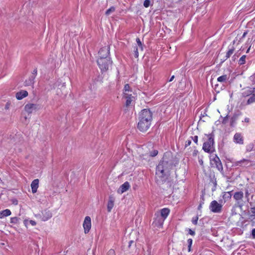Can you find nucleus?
Listing matches in <instances>:
<instances>
[{"label":"nucleus","instance_id":"3c124183","mask_svg":"<svg viewBox=\"0 0 255 255\" xmlns=\"http://www.w3.org/2000/svg\"><path fill=\"white\" fill-rule=\"evenodd\" d=\"M247 34V31L244 32V33H243V36H242V38H244L246 36Z\"/></svg>","mask_w":255,"mask_h":255},{"label":"nucleus","instance_id":"09e8293b","mask_svg":"<svg viewBox=\"0 0 255 255\" xmlns=\"http://www.w3.org/2000/svg\"><path fill=\"white\" fill-rule=\"evenodd\" d=\"M9 106H10V104L8 103H6V104L5 105V109H8L9 108Z\"/></svg>","mask_w":255,"mask_h":255},{"label":"nucleus","instance_id":"7c9ffc66","mask_svg":"<svg viewBox=\"0 0 255 255\" xmlns=\"http://www.w3.org/2000/svg\"><path fill=\"white\" fill-rule=\"evenodd\" d=\"M136 42H137V46H136L138 47L139 49H140V50L141 51H142V50H143V47H142V43H141V41H140V39L138 38H136Z\"/></svg>","mask_w":255,"mask_h":255},{"label":"nucleus","instance_id":"f03ea898","mask_svg":"<svg viewBox=\"0 0 255 255\" xmlns=\"http://www.w3.org/2000/svg\"><path fill=\"white\" fill-rule=\"evenodd\" d=\"M170 152H166L162 158V160L159 162L156 167V174H162L164 175L169 174L170 169L173 167L171 162H169L166 159V156H170Z\"/></svg>","mask_w":255,"mask_h":255},{"label":"nucleus","instance_id":"412c9836","mask_svg":"<svg viewBox=\"0 0 255 255\" xmlns=\"http://www.w3.org/2000/svg\"><path fill=\"white\" fill-rule=\"evenodd\" d=\"M170 212V210L168 208H163L161 210L160 216L162 218H164V220L167 218Z\"/></svg>","mask_w":255,"mask_h":255},{"label":"nucleus","instance_id":"9b49d317","mask_svg":"<svg viewBox=\"0 0 255 255\" xmlns=\"http://www.w3.org/2000/svg\"><path fill=\"white\" fill-rule=\"evenodd\" d=\"M110 53V47L109 46H105L102 48L99 52V58H109L108 57Z\"/></svg>","mask_w":255,"mask_h":255},{"label":"nucleus","instance_id":"6e6d98bb","mask_svg":"<svg viewBox=\"0 0 255 255\" xmlns=\"http://www.w3.org/2000/svg\"><path fill=\"white\" fill-rule=\"evenodd\" d=\"M191 246H190V245L188 246V251L189 252H190L191 251Z\"/></svg>","mask_w":255,"mask_h":255},{"label":"nucleus","instance_id":"c9c22d12","mask_svg":"<svg viewBox=\"0 0 255 255\" xmlns=\"http://www.w3.org/2000/svg\"><path fill=\"white\" fill-rule=\"evenodd\" d=\"M19 219L17 217H12L10 219V223L12 224H17Z\"/></svg>","mask_w":255,"mask_h":255},{"label":"nucleus","instance_id":"4d7b16f0","mask_svg":"<svg viewBox=\"0 0 255 255\" xmlns=\"http://www.w3.org/2000/svg\"><path fill=\"white\" fill-rule=\"evenodd\" d=\"M250 47L248 48V49L247 50V53H248L250 51Z\"/></svg>","mask_w":255,"mask_h":255},{"label":"nucleus","instance_id":"13d9d810","mask_svg":"<svg viewBox=\"0 0 255 255\" xmlns=\"http://www.w3.org/2000/svg\"><path fill=\"white\" fill-rule=\"evenodd\" d=\"M201 207H202V205H201V204H200V205L198 206V209H200Z\"/></svg>","mask_w":255,"mask_h":255},{"label":"nucleus","instance_id":"680f3d73","mask_svg":"<svg viewBox=\"0 0 255 255\" xmlns=\"http://www.w3.org/2000/svg\"><path fill=\"white\" fill-rule=\"evenodd\" d=\"M64 86H65L64 84H63L62 85V87H64Z\"/></svg>","mask_w":255,"mask_h":255},{"label":"nucleus","instance_id":"4be33fe9","mask_svg":"<svg viewBox=\"0 0 255 255\" xmlns=\"http://www.w3.org/2000/svg\"><path fill=\"white\" fill-rule=\"evenodd\" d=\"M11 215V211L9 209H5L0 212V218L2 219Z\"/></svg>","mask_w":255,"mask_h":255},{"label":"nucleus","instance_id":"7ed1b4c3","mask_svg":"<svg viewBox=\"0 0 255 255\" xmlns=\"http://www.w3.org/2000/svg\"><path fill=\"white\" fill-rule=\"evenodd\" d=\"M137 151L139 154L138 158L140 161L139 164H145L149 160L150 157H154L158 153L157 150H154L149 154L146 146L139 147Z\"/></svg>","mask_w":255,"mask_h":255},{"label":"nucleus","instance_id":"5701e85b","mask_svg":"<svg viewBox=\"0 0 255 255\" xmlns=\"http://www.w3.org/2000/svg\"><path fill=\"white\" fill-rule=\"evenodd\" d=\"M229 79V76L227 75H224L221 76H220L218 78L217 81L220 83H225Z\"/></svg>","mask_w":255,"mask_h":255},{"label":"nucleus","instance_id":"a18cd8bd","mask_svg":"<svg viewBox=\"0 0 255 255\" xmlns=\"http://www.w3.org/2000/svg\"><path fill=\"white\" fill-rule=\"evenodd\" d=\"M187 243L188 245H190V246H192V240L191 239H189L187 241Z\"/></svg>","mask_w":255,"mask_h":255},{"label":"nucleus","instance_id":"39448f33","mask_svg":"<svg viewBox=\"0 0 255 255\" xmlns=\"http://www.w3.org/2000/svg\"><path fill=\"white\" fill-rule=\"evenodd\" d=\"M35 216L41 221L45 222L52 218V213L50 210L46 209L42 211L40 213L35 214Z\"/></svg>","mask_w":255,"mask_h":255},{"label":"nucleus","instance_id":"c756f323","mask_svg":"<svg viewBox=\"0 0 255 255\" xmlns=\"http://www.w3.org/2000/svg\"><path fill=\"white\" fill-rule=\"evenodd\" d=\"M115 7L114 6L111 7L110 8H109L107 11H106L105 14L107 15H110L112 12L115 11Z\"/></svg>","mask_w":255,"mask_h":255},{"label":"nucleus","instance_id":"6e6552de","mask_svg":"<svg viewBox=\"0 0 255 255\" xmlns=\"http://www.w3.org/2000/svg\"><path fill=\"white\" fill-rule=\"evenodd\" d=\"M244 193L243 191H239L235 192L233 195V198L236 200L239 206L242 207L243 206L242 202L243 201Z\"/></svg>","mask_w":255,"mask_h":255},{"label":"nucleus","instance_id":"393cba45","mask_svg":"<svg viewBox=\"0 0 255 255\" xmlns=\"http://www.w3.org/2000/svg\"><path fill=\"white\" fill-rule=\"evenodd\" d=\"M34 76H30L28 80H25L24 82V85L27 86L32 85L34 83Z\"/></svg>","mask_w":255,"mask_h":255},{"label":"nucleus","instance_id":"20e7f679","mask_svg":"<svg viewBox=\"0 0 255 255\" xmlns=\"http://www.w3.org/2000/svg\"><path fill=\"white\" fill-rule=\"evenodd\" d=\"M97 63L102 71H107L112 64L110 58H99Z\"/></svg>","mask_w":255,"mask_h":255},{"label":"nucleus","instance_id":"5fc2aeb1","mask_svg":"<svg viewBox=\"0 0 255 255\" xmlns=\"http://www.w3.org/2000/svg\"><path fill=\"white\" fill-rule=\"evenodd\" d=\"M199 161L200 164H201V165L203 164V162L202 159H199Z\"/></svg>","mask_w":255,"mask_h":255},{"label":"nucleus","instance_id":"9d476101","mask_svg":"<svg viewBox=\"0 0 255 255\" xmlns=\"http://www.w3.org/2000/svg\"><path fill=\"white\" fill-rule=\"evenodd\" d=\"M83 226L84 229L85 233H88L91 227V218L89 216H86L85 217L83 224Z\"/></svg>","mask_w":255,"mask_h":255},{"label":"nucleus","instance_id":"4468645a","mask_svg":"<svg viewBox=\"0 0 255 255\" xmlns=\"http://www.w3.org/2000/svg\"><path fill=\"white\" fill-rule=\"evenodd\" d=\"M233 140L237 144H243L244 143L243 137L240 133H236L234 136Z\"/></svg>","mask_w":255,"mask_h":255},{"label":"nucleus","instance_id":"f704fd0d","mask_svg":"<svg viewBox=\"0 0 255 255\" xmlns=\"http://www.w3.org/2000/svg\"><path fill=\"white\" fill-rule=\"evenodd\" d=\"M124 90V93H128L129 92H131V91H130V87H129V86L128 84H126L125 86Z\"/></svg>","mask_w":255,"mask_h":255},{"label":"nucleus","instance_id":"864d4df0","mask_svg":"<svg viewBox=\"0 0 255 255\" xmlns=\"http://www.w3.org/2000/svg\"><path fill=\"white\" fill-rule=\"evenodd\" d=\"M174 76H172L170 78V80H169V82L172 81L174 79Z\"/></svg>","mask_w":255,"mask_h":255},{"label":"nucleus","instance_id":"58836bf2","mask_svg":"<svg viewBox=\"0 0 255 255\" xmlns=\"http://www.w3.org/2000/svg\"><path fill=\"white\" fill-rule=\"evenodd\" d=\"M150 5V0H145L144 1L143 5L145 7H148Z\"/></svg>","mask_w":255,"mask_h":255},{"label":"nucleus","instance_id":"bf43d9fd","mask_svg":"<svg viewBox=\"0 0 255 255\" xmlns=\"http://www.w3.org/2000/svg\"><path fill=\"white\" fill-rule=\"evenodd\" d=\"M245 121H246V122H248V121H249V119H245Z\"/></svg>","mask_w":255,"mask_h":255},{"label":"nucleus","instance_id":"4c0bfd02","mask_svg":"<svg viewBox=\"0 0 255 255\" xmlns=\"http://www.w3.org/2000/svg\"><path fill=\"white\" fill-rule=\"evenodd\" d=\"M107 255H116V253L114 250L113 249H110Z\"/></svg>","mask_w":255,"mask_h":255},{"label":"nucleus","instance_id":"2eb2a0df","mask_svg":"<svg viewBox=\"0 0 255 255\" xmlns=\"http://www.w3.org/2000/svg\"><path fill=\"white\" fill-rule=\"evenodd\" d=\"M129 187L130 185L129 183L127 181L120 187L117 192L119 194H123L125 192L127 191L129 189Z\"/></svg>","mask_w":255,"mask_h":255},{"label":"nucleus","instance_id":"dca6fc26","mask_svg":"<svg viewBox=\"0 0 255 255\" xmlns=\"http://www.w3.org/2000/svg\"><path fill=\"white\" fill-rule=\"evenodd\" d=\"M124 97L127 99L126 101V106L128 107L130 106L131 104V102L134 100V97L131 95V94H129L128 93H124Z\"/></svg>","mask_w":255,"mask_h":255},{"label":"nucleus","instance_id":"a19ab883","mask_svg":"<svg viewBox=\"0 0 255 255\" xmlns=\"http://www.w3.org/2000/svg\"><path fill=\"white\" fill-rule=\"evenodd\" d=\"M251 212L252 213V216L255 217V207H252L251 208Z\"/></svg>","mask_w":255,"mask_h":255},{"label":"nucleus","instance_id":"ea45409f","mask_svg":"<svg viewBox=\"0 0 255 255\" xmlns=\"http://www.w3.org/2000/svg\"><path fill=\"white\" fill-rule=\"evenodd\" d=\"M191 141H192V139H188L186 141L185 146L187 147L188 146H189L191 144Z\"/></svg>","mask_w":255,"mask_h":255},{"label":"nucleus","instance_id":"cd10ccee","mask_svg":"<svg viewBox=\"0 0 255 255\" xmlns=\"http://www.w3.org/2000/svg\"><path fill=\"white\" fill-rule=\"evenodd\" d=\"M139 51H140V49H139V47H137V46H136L134 48V50H133V53H134V57L135 58H137L138 57V55H139Z\"/></svg>","mask_w":255,"mask_h":255},{"label":"nucleus","instance_id":"b1692460","mask_svg":"<svg viewBox=\"0 0 255 255\" xmlns=\"http://www.w3.org/2000/svg\"><path fill=\"white\" fill-rule=\"evenodd\" d=\"M210 182L209 183L210 185L213 184V187L212 188V191L213 192L216 190V186H217V181L216 179L214 178L215 176H213V178H211L210 176Z\"/></svg>","mask_w":255,"mask_h":255},{"label":"nucleus","instance_id":"e433bc0d","mask_svg":"<svg viewBox=\"0 0 255 255\" xmlns=\"http://www.w3.org/2000/svg\"><path fill=\"white\" fill-rule=\"evenodd\" d=\"M198 216H196V217L193 218V219L192 220V223L194 225H196L198 222Z\"/></svg>","mask_w":255,"mask_h":255},{"label":"nucleus","instance_id":"2f4dec72","mask_svg":"<svg viewBox=\"0 0 255 255\" xmlns=\"http://www.w3.org/2000/svg\"><path fill=\"white\" fill-rule=\"evenodd\" d=\"M245 199L247 200L248 202L249 201V196L250 195V193L249 192V191L248 189L246 188L245 189Z\"/></svg>","mask_w":255,"mask_h":255},{"label":"nucleus","instance_id":"1a4fd4ad","mask_svg":"<svg viewBox=\"0 0 255 255\" xmlns=\"http://www.w3.org/2000/svg\"><path fill=\"white\" fill-rule=\"evenodd\" d=\"M213 144V138L210 137L209 138L208 140L203 144V149L207 152H210L212 151Z\"/></svg>","mask_w":255,"mask_h":255},{"label":"nucleus","instance_id":"de8ad7c7","mask_svg":"<svg viewBox=\"0 0 255 255\" xmlns=\"http://www.w3.org/2000/svg\"><path fill=\"white\" fill-rule=\"evenodd\" d=\"M29 223L32 226H35L36 224V222L34 221H33V220H30Z\"/></svg>","mask_w":255,"mask_h":255},{"label":"nucleus","instance_id":"72a5a7b5","mask_svg":"<svg viewBox=\"0 0 255 255\" xmlns=\"http://www.w3.org/2000/svg\"><path fill=\"white\" fill-rule=\"evenodd\" d=\"M254 102H255V95H253L248 99L247 101V104H251Z\"/></svg>","mask_w":255,"mask_h":255},{"label":"nucleus","instance_id":"79ce46f5","mask_svg":"<svg viewBox=\"0 0 255 255\" xmlns=\"http://www.w3.org/2000/svg\"><path fill=\"white\" fill-rule=\"evenodd\" d=\"M191 139L192 140H193L196 143H197V141H198V136H195L194 137H191Z\"/></svg>","mask_w":255,"mask_h":255},{"label":"nucleus","instance_id":"052dcab7","mask_svg":"<svg viewBox=\"0 0 255 255\" xmlns=\"http://www.w3.org/2000/svg\"><path fill=\"white\" fill-rule=\"evenodd\" d=\"M148 252L149 253V255L150 254V251L148 250Z\"/></svg>","mask_w":255,"mask_h":255},{"label":"nucleus","instance_id":"c85d7f7f","mask_svg":"<svg viewBox=\"0 0 255 255\" xmlns=\"http://www.w3.org/2000/svg\"><path fill=\"white\" fill-rule=\"evenodd\" d=\"M166 176H157L156 178V181L158 184H160V181H162L163 182L166 178Z\"/></svg>","mask_w":255,"mask_h":255},{"label":"nucleus","instance_id":"bb28decb","mask_svg":"<svg viewBox=\"0 0 255 255\" xmlns=\"http://www.w3.org/2000/svg\"><path fill=\"white\" fill-rule=\"evenodd\" d=\"M235 51V49L232 47L231 48H230L229 51L227 52V53H226V58H229L231 55H232L234 53Z\"/></svg>","mask_w":255,"mask_h":255},{"label":"nucleus","instance_id":"f3484780","mask_svg":"<svg viewBox=\"0 0 255 255\" xmlns=\"http://www.w3.org/2000/svg\"><path fill=\"white\" fill-rule=\"evenodd\" d=\"M164 221V218H162L161 217L158 215L155 219L153 223V224H154L155 226L157 227H161L162 226Z\"/></svg>","mask_w":255,"mask_h":255},{"label":"nucleus","instance_id":"0eeeda50","mask_svg":"<svg viewBox=\"0 0 255 255\" xmlns=\"http://www.w3.org/2000/svg\"><path fill=\"white\" fill-rule=\"evenodd\" d=\"M211 162L212 165L215 166L216 169L220 171L221 173L222 174V171L223 170V166L219 158L216 155L212 156V157L211 158Z\"/></svg>","mask_w":255,"mask_h":255},{"label":"nucleus","instance_id":"49530a36","mask_svg":"<svg viewBox=\"0 0 255 255\" xmlns=\"http://www.w3.org/2000/svg\"><path fill=\"white\" fill-rule=\"evenodd\" d=\"M240 163H244V162H247V164H248L250 161L248 160H246V159H243V160H242L240 161Z\"/></svg>","mask_w":255,"mask_h":255},{"label":"nucleus","instance_id":"8fccbe9b","mask_svg":"<svg viewBox=\"0 0 255 255\" xmlns=\"http://www.w3.org/2000/svg\"><path fill=\"white\" fill-rule=\"evenodd\" d=\"M37 74V70L36 69H34L33 71V72H32V74L33 75L32 76H34L35 77V75Z\"/></svg>","mask_w":255,"mask_h":255},{"label":"nucleus","instance_id":"c03bdc74","mask_svg":"<svg viewBox=\"0 0 255 255\" xmlns=\"http://www.w3.org/2000/svg\"><path fill=\"white\" fill-rule=\"evenodd\" d=\"M252 235L254 239H255V228L252 230Z\"/></svg>","mask_w":255,"mask_h":255},{"label":"nucleus","instance_id":"aec40b11","mask_svg":"<svg viewBox=\"0 0 255 255\" xmlns=\"http://www.w3.org/2000/svg\"><path fill=\"white\" fill-rule=\"evenodd\" d=\"M39 186V180L38 179H34L31 184V187L33 193L37 192V188Z\"/></svg>","mask_w":255,"mask_h":255},{"label":"nucleus","instance_id":"a878e982","mask_svg":"<svg viewBox=\"0 0 255 255\" xmlns=\"http://www.w3.org/2000/svg\"><path fill=\"white\" fill-rule=\"evenodd\" d=\"M231 192L232 191L224 192L223 198L225 200L224 202L231 198L232 196Z\"/></svg>","mask_w":255,"mask_h":255},{"label":"nucleus","instance_id":"423d86ee","mask_svg":"<svg viewBox=\"0 0 255 255\" xmlns=\"http://www.w3.org/2000/svg\"><path fill=\"white\" fill-rule=\"evenodd\" d=\"M209 208L214 213H220L222 211V205L218 203L217 201L214 200L211 202Z\"/></svg>","mask_w":255,"mask_h":255},{"label":"nucleus","instance_id":"a211bd4d","mask_svg":"<svg viewBox=\"0 0 255 255\" xmlns=\"http://www.w3.org/2000/svg\"><path fill=\"white\" fill-rule=\"evenodd\" d=\"M27 96L28 92L25 90H21L20 91L17 92L15 95L16 99L18 100H21Z\"/></svg>","mask_w":255,"mask_h":255},{"label":"nucleus","instance_id":"6ab92c4d","mask_svg":"<svg viewBox=\"0 0 255 255\" xmlns=\"http://www.w3.org/2000/svg\"><path fill=\"white\" fill-rule=\"evenodd\" d=\"M242 94L245 97L255 95V88H248L244 90Z\"/></svg>","mask_w":255,"mask_h":255},{"label":"nucleus","instance_id":"ddd939ff","mask_svg":"<svg viewBox=\"0 0 255 255\" xmlns=\"http://www.w3.org/2000/svg\"><path fill=\"white\" fill-rule=\"evenodd\" d=\"M115 198L113 195H110L109 197L108 202L107 204V211L111 212L114 207Z\"/></svg>","mask_w":255,"mask_h":255},{"label":"nucleus","instance_id":"473e14b6","mask_svg":"<svg viewBox=\"0 0 255 255\" xmlns=\"http://www.w3.org/2000/svg\"><path fill=\"white\" fill-rule=\"evenodd\" d=\"M246 57V55H243L240 58V59L239 61V63L240 65H243V64H245V61H246V60H245Z\"/></svg>","mask_w":255,"mask_h":255},{"label":"nucleus","instance_id":"f257e3e1","mask_svg":"<svg viewBox=\"0 0 255 255\" xmlns=\"http://www.w3.org/2000/svg\"><path fill=\"white\" fill-rule=\"evenodd\" d=\"M152 120V113L149 109L141 111L139 116L138 128L142 132L146 131L150 126Z\"/></svg>","mask_w":255,"mask_h":255},{"label":"nucleus","instance_id":"603ef678","mask_svg":"<svg viewBox=\"0 0 255 255\" xmlns=\"http://www.w3.org/2000/svg\"><path fill=\"white\" fill-rule=\"evenodd\" d=\"M133 243V241H130L129 242L128 247H130L132 244Z\"/></svg>","mask_w":255,"mask_h":255},{"label":"nucleus","instance_id":"f8f14e48","mask_svg":"<svg viewBox=\"0 0 255 255\" xmlns=\"http://www.w3.org/2000/svg\"><path fill=\"white\" fill-rule=\"evenodd\" d=\"M38 107L37 104L28 103L24 106V110L28 114H31L34 111L38 109Z\"/></svg>","mask_w":255,"mask_h":255},{"label":"nucleus","instance_id":"37998d69","mask_svg":"<svg viewBox=\"0 0 255 255\" xmlns=\"http://www.w3.org/2000/svg\"><path fill=\"white\" fill-rule=\"evenodd\" d=\"M188 233L190 235H192V236H194L195 235V233L194 231H192L191 229H188Z\"/></svg>","mask_w":255,"mask_h":255}]
</instances>
